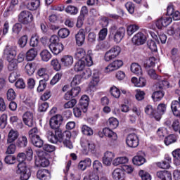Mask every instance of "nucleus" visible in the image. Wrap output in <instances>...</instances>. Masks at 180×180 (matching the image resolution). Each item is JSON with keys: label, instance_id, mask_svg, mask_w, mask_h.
Here are the masks:
<instances>
[{"label": "nucleus", "instance_id": "c85d7f7f", "mask_svg": "<svg viewBox=\"0 0 180 180\" xmlns=\"http://www.w3.org/2000/svg\"><path fill=\"white\" fill-rule=\"evenodd\" d=\"M37 75L43 78L44 81H49L50 76L49 75V72L47 71V68H41L37 71Z\"/></svg>", "mask_w": 180, "mask_h": 180}, {"label": "nucleus", "instance_id": "c9c22d12", "mask_svg": "<svg viewBox=\"0 0 180 180\" xmlns=\"http://www.w3.org/2000/svg\"><path fill=\"white\" fill-rule=\"evenodd\" d=\"M139 29L140 27H139V25L136 24L130 25L127 28V33L128 36H131L134 33H136V32H137V30H139Z\"/></svg>", "mask_w": 180, "mask_h": 180}, {"label": "nucleus", "instance_id": "72a5a7b5", "mask_svg": "<svg viewBox=\"0 0 180 180\" xmlns=\"http://www.w3.org/2000/svg\"><path fill=\"white\" fill-rule=\"evenodd\" d=\"M85 56H86L85 50L82 48H79L76 50L75 58H76V60H82Z\"/></svg>", "mask_w": 180, "mask_h": 180}, {"label": "nucleus", "instance_id": "6e6552de", "mask_svg": "<svg viewBox=\"0 0 180 180\" xmlns=\"http://www.w3.org/2000/svg\"><path fill=\"white\" fill-rule=\"evenodd\" d=\"M61 123H63V116L56 115L51 118L49 124L51 129L57 130L61 125Z\"/></svg>", "mask_w": 180, "mask_h": 180}, {"label": "nucleus", "instance_id": "6ab92c4d", "mask_svg": "<svg viewBox=\"0 0 180 180\" xmlns=\"http://www.w3.org/2000/svg\"><path fill=\"white\" fill-rule=\"evenodd\" d=\"M79 105L82 110V112L86 113L88 106L89 105V97L86 95H83L79 100Z\"/></svg>", "mask_w": 180, "mask_h": 180}, {"label": "nucleus", "instance_id": "4d7b16f0", "mask_svg": "<svg viewBox=\"0 0 180 180\" xmlns=\"http://www.w3.org/2000/svg\"><path fill=\"white\" fill-rule=\"evenodd\" d=\"M19 77H20V74H19L16 71L13 72L10 74V75L8 77V81L11 84H13V82H15V81H16V79H18V78H19Z\"/></svg>", "mask_w": 180, "mask_h": 180}, {"label": "nucleus", "instance_id": "ddd939ff", "mask_svg": "<svg viewBox=\"0 0 180 180\" xmlns=\"http://www.w3.org/2000/svg\"><path fill=\"white\" fill-rule=\"evenodd\" d=\"M115 159V154L112 152L107 151L104 153L103 157V164L109 167L112 165V162H113V160Z\"/></svg>", "mask_w": 180, "mask_h": 180}, {"label": "nucleus", "instance_id": "774afa93", "mask_svg": "<svg viewBox=\"0 0 180 180\" xmlns=\"http://www.w3.org/2000/svg\"><path fill=\"white\" fill-rule=\"evenodd\" d=\"M20 30H22V24L15 23L12 28V32L14 34H19L20 33Z\"/></svg>", "mask_w": 180, "mask_h": 180}, {"label": "nucleus", "instance_id": "49530a36", "mask_svg": "<svg viewBox=\"0 0 180 180\" xmlns=\"http://www.w3.org/2000/svg\"><path fill=\"white\" fill-rule=\"evenodd\" d=\"M58 34L61 39H66V37L70 36V30L67 28H62L59 30Z\"/></svg>", "mask_w": 180, "mask_h": 180}, {"label": "nucleus", "instance_id": "7c9ffc66", "mask_svg": "<svg viewBox=\"0 0 180 180\" xmlns=\"http://www.w3.org/2000/svg\"><path fill=\"white\" fill-rule=\"evenodd\" d=\"M8 62V71H16L18 70V60L15 58L7 59Z\"/></svg>", "mask_w": 180, "mask_h": 180}, {"label": "nucleus", "instance_id": "f8f14e48", "mask_svg": "<svg viewBox=\"0 0 180 180\" xmlns=\"http://www.w3.org/2000/svg\"><path fill=\"white\" fill-rule=\"evenodd\" d=\"M19 139V131L16 129H11L7 136L6 143H15V141Z\"/></svg>", "mask_w": 180, "mask_h": 180}, {"label": "nucleus", "instance_id": "b1692460", "mask_svg": "<svg viewBox=\"0 0 180 180\" xmlns=\"http://www.w3.org/2000/svg\"><path fill=\"white\" fill-rule=\"evenodd\" d=\"M25 5L28 11H37L40 8V0H31V2Z\"/></svg>", "mask_w": 180, "mask_h": 180}, {"label": "nucleus", "instance_id": "393cba45", "mask_svg": "<svg viewBox=\"0 0 180 180\" xmlns=\"http://www.w3.org/2000/svg\"><path fill=\"white\" fill-rule=\"evenodd\" d=\"M51 53L55 56H58L63 50H64V45L62 44H58L56 45H49V46Z\"/></svg>", "mask_w": 180, "mask_h": 180}, {"label": "nucleus", "instance_id": "5fc2aeb1", "mask_svg": "<svg viewBox=\"0 0 180 180\" xmlns=\"http://www.w3.org/2000/svg\"><path fill=\"white\" fill-rule=\"evenodd\" d=\"M75 105H77V100L73 98L65 103L63 105V108L65 109H72Z\"/></svg>", "mask_w": 180, "mask_h": 180}, {"label": "nucleus", "instance_id": "9b49d317", "mask_svg": "<svg viewBox=\"0 0 180 180\" xmlns=\"http://www.w3.org/2000/svg\"><path fill=\"white\" fill-rule=\"evenodd\" d=\"M99 73L96 72L93 74L92 79L89 84V91L95 92V91H96V86H98V84H99Z\"/></svg>", "mask_w": 180, "mask_h": 180}, {"label": "nucleus", "instance_id": "79ce46f5", "mask_svg": "<svg viewBox=\"0 0 180 180\" xmlns=\"http://www.w3.org/2000/svg\"><path fill=\"white\" fill-rule=\"evenodd\" d=\"M81 72L79 75L81 76L82 79H88L92 75V71L89 68L84 69Z\"/></svg>", "mask_w": 180, "mask_h": 180}, {"label": "nucleus", "instance_id": "4468645a", "mask_svg": "<svg viewBox=\"0 0 180 180\" xmlns=\"http://www.w3.org/2000/svg\"><path fill=\"white\" fill-rule=\"evenodd\" d=\"M146 40L147 37L145 36L144 34H143V32H138L132 38V41L137 44V46H141V44H144Z\"/></svg>", "mask_w": 180, "mask_h": 180}, {"label": "nucleus", "instance_id": "bf43d9fd", "mask_svg": "<svg viewBox=\"0 0 180 180\" xmlns=\"http://www.w3.org/2000/svg\"><path fill=\"white\" fill-rule=\"evenodd\" d=\"M125 8L131 15L134 13L135 6L133 2L128 1L125 4Z\"/></svg>", "mask_w": 180, "mask_h": 180}, {"label": "nucleus", "instance_id": "6e6d98bb", "mask_svg": "<svg viewBox=\"0 0 180 180\" xmlns=\"http://www.w3.org/2000/svg\"><path fill=\"white\" fill-rule=\"evenodd\" d=\"M6 95L8 101H14L16 98V93L13 89H9L7 91Z\"/></svg>", "mask_w": 180, "mask_h": 180}, {"label": "nucleus", "instance_id": "a19ab883", "mask_svg": "<svg viewBox=\"0 0 180 180\" xmlns=\"http://www.w3.org/2000/svg\"><path fill=\"white\" fill-rule=\"evenodd\" d=\"M164 91H157L152 94V98L155 102H158V101H161L162 98H164Z\"/></svg>", "mask_w": 180, "mask_h": 180}, {"label": "nucleus", "instance_id": "1a4fd4ad", "mask_svg": "<svg viewBox=\"0 0 180 180\" xmlns=\"http://www.w3.org/2000/svg\"><path fill=\"white\" fill-rule=\"evenodd\" d=\"M172 23V18L171 17H162L156 21L155 25L158 29H162V27H167Z\"/></svg>", "mask_w": 180, "mask_h": 180}, {"label": "nucleus", "instance_id": "603ef678", "mask_svg": "<svg viewBox=\"0 0 180 180\" xmlns=\"http://www.w3.org/2000/svg\"><path fill=\"white\" fill-rule=\"evenodd\" d=\"M27 35H24L22 37H21L19 39H18V46L21 48V49H24V47H26V45L27 44Z\"/></svg>", "mask_w": 180, "mask_h": 180}, {"label": "nucleus", "instance_id": "a878e982", "mask_svg": "<svg viewBox=\"0 0 180 180\" xmlns=\"http://www.w3.org/2000/svg\"><path fill=\"white\" fill-rule=\"evenodd\" d=\"M35 165L36 167H43L44 168L50 165V162L47 160V158H41L40 155H39V158L35 160Z\"/></svg>", "mask_w": 180, "mask_h": 180}, {"label": "nucleus", "instance_id": "39448f33", "mask_svg": "<svg viewBox=\"0 0 180 180\" xmlns=\"http://www.w3.org/2000/svg\"><path fill=\"white\" fill-rule=\"evenodd\" d=\"M139 136L136 134H129L126 139V143L128 147L136 148L139 147Z\"/></svg>", "mask_w": 180, "mask_h": 180}, {"label": "nucleus", "instance_id": "f704fd0d", "mask_svg": "<svg viewBox=\"0 0 180 180\" xmlns=\"http://www.w3.org/2000/svg\"><path fill=\"white\" fill-rule=\"evenodd\" d=\"M127 162H129V159L127 157H120L115 158L113 160L112 164L115 167H117V165H120L122 164H127Z\"/></svg>", "mask_w": 180, "mask_h": 180}, {"label": "nucleus", "instance_id": "a211bd4d", "mask_svg": "<svg viewBox=\"0 0 180 180\" xmlns=\"http://www.w3.org/2000/svg\"><path fill=\"white\" fill-rule=\"evenodd\" d=\"M103 133L104 136H105V137H108L111 143H115V141L117 140V134H116L109 128H104L103 129Z\"/></svg>", "mask_w": 180, "mask_h": 180}, {"label": "nucleus", "instance_id": "a18cd8bd", "mask_svg": "<svg viewBox=\"0 0 180 180\" xmlns=\"http://www.w3.org/2000/svg\"><path fill=\"white\" fill-rule=\"evenodd\" d=\"M8 146H7V149L6 151V154L11 155V154H15L16 151V143H6Z\"/></svg>", "mask_w": 180, "mask_h": 180}, {"label": "nucleus", "instance_id": "cd10ccee", "mask_svg": "<svg viewBox=\"0 0 180 180\" xmlns=\"http://www.w3.org/2000/svg\"><path fill=\"white\" fill-rule=\"evenodd\" d=\"M131 71L133 74H135V75H143V69H141V66L138 63H132L131 65Z\"/></svg>", "mask_w": 180, "mask_h": 180}, {"label": "nucleus", "instance_id": "473e14b6", "mask_svg": "<svg viewBox=\"0 0 180 180\" xmlns=\"http://www.w3.org/2000/svg\"><path fill=\"white\" fill-rule=\"evenodd\" d=\"M132 162L134 165H143L146 162V158L141 155H136L133 158Z\"/></svg>", "mask_w": 180, "mask_h": 180}, {"label": "nucleus", "instance_id": "c756f323", "mask_svg": "<svg viewBox=\"0 0 180 180\" xmlns=\"http://www.w3.org/2000/svg\"><path fill=\"white\" fill-rule=\"evenodd\" d=\"M84 70H85V61L79 60L74 65V71L75 72H81Z\"/></svg>", "mask_w": 180, "mask_h": 180}, {"label": "nucleus", "instance_id": "052dcab7", "mask_svg": "<svg viewBox=\"0 0 180 180\" xmlns=\"http://www.w3.org/2000/svg\"><path fill=\"white\" fill-rule=\"evenodd\" d=\"M107 49H109V44L108 43V41L99 42L96 45V50H98V51L101 50H106Z\"/></svg>", "mask_w": 180, "mask_h": 180}, {"label": "nucleus", "instance_id": "20e7f679", "mask_svg": "<svg viewBox=\"0 0 180 180\" xmlns=\"http://www.w3.org/2000/svg\"><path fill=\"white\" fill-rule=\"evenodd\" d=\"M81 146L83 148V153L86 155H88L89 153H91V154H95L96 152V146L94 142H91L88 140H83L81 142Z\"/></svg>", "mask_w": 180, "mask_h": 180}, {"label": "nucleus", "instance_id": "13d9d810", "mask_svg": "<svg viewBox=\"0 0 180 180\" xmlns=\"http://www.w3.org/2000/svg\"><path fill=\"white\" fill-rule=\"evenodd\" d=\"M63 78V72H58L55 75L53 79L51 80V85H56L58 81Z\"/></svg>", "mask_w": 180, "mask_h": 180}, {"label": "nucleus", "instance_id": "f257e3e1", "mask_svg": "<svg viewBox=\"0 0 180 180\" xmlns=\"http://www.w3.org/2000/svg\"><path fill=\"white\" fill-rule=\"evenodd\" d=\"M26 159V154L24 153H18L17 156V160L19 161L18 165L17 174L20 175V179L21 180H27L30 178V173L27 169V165L25 162Z\"/></svg>", "mask_w": 180, "mask_h": 180}, {"label": "nucleus", "instance_id": "aec40b11", "mask_svg": "<svg viewBox=\"0 0 180 180\" xmlns=\"http://www.w3.org/2000/svg\"><path fill=\"white\" fill-rule=\"evenodd\" d=\"M37 176L38 179L40 180H50L51 178V174H50V172H49L48 169H42L38 170Z\"/></svg>", "mask_w": 180, "mask_h": 180}, {"label": "nucleus", "instance_id": "0eeeda50", "mask_svg": "<svg viewBox=\"0 0 180 180\" xmlns=\"http://www.w3.org/2000/svg\"><path fill=\"white\" fill-rule=\"evenodd\" d=\"M122 65L123 61L122 60H115L105 68L104 72H112V71H116V70H119V68Z\"/></svg>", "mask_w": 180, "mask_h": 180}, {"label": "nucleus", "instance_id": "0e129e2a", "mask_svg": "<svg viewBox=\"0 0 180 180\" xmlns=\"http://www.w3.org/2000/svg\"><path fill=\"white\" fill-rule=\"evenodd\" d=\"M110 94L114 98H120V90H119L116 86L110 88Z\"/></svg>", "mask_w": 180, "mask_h": 180}, {"label": "nucleus", "instance_id": "2f4dec72", "mask_svg": "<svg viewBox=\"0 0 180 180\" xmlns=\"http://www.w3.org/2000/svg\"><path fill=\"white\" fill-rule=\"evenodd\" d=\"M37 56V50L36 49L32 48L27 51L26 53V58L27 61H33L34 58H36Z\"/></svg>", "mask_w": 180, "mask_h": 180}, {"label": "nucleus", "instance_id": "e433bc0d", "mask_svg": "<svg viewBox=\"0 0 180 180\" xmlns=\"http://www.w3.org/2000/svg\"><path fill=\"white\" fill-rule=\"evenodd\" d=\"M40 56L42 61H45V63H47L51 58V53L46 49L40 53Z\"/></svg>", "mask_w": 180, "mask_h": 180}, {"label": "nucleus", "instance_id": "5701e85b", "mask_svg": "<svg viewBox=\"0 0 180 180\" xmlns=\"http://www.w3.org/2000/svg\"><path fill=\"white\" fill-rule=\"evenodd\" d=\"M91 165H92V160L90 158H86L79 162L78 169L81 171H85V169L89 168Z\"/></svg>", "mask_w": 180, "mask_h": 180}, {"label": "nucleus", "instance_id": "864d4df0", "mask_svg": "<svg viewBox=\"0 0 180 180\" xmlns=\"http://www.w3.org/2000/svg\"><path fill=\"white\" fill-rule=\"evenodd\" d=\"M25 72L27 75H33L34 74V67H33V63H27L25 65Z\"/></svg>", "mask_w": 180, "mask_h": 180}, {"label": "nucleus", "instance_id": "423d86ee", "mask_svg": "<svg viewBox=\"0 0 180 180\" xmlns=\"http://www.w3.org/2000/svg\"><path fill=\"white\" fill-rule=\"evenodd\" d=\"M22 120L28 127H33L34 126V115L32 112H25L22 115Z\"/></svg>", "mask_w": 180, "mask_h": 180}, {"label": "nucleus", "instance_id": "dca6fc26", "mask_svg": "<svg viewBox=\"0 0 180 180\" xmlns=\"http://www.w3.org/2000/svg\"><path fill=\"white\" fill-rule=\"evenodd\" d=\"M60 63L63 67L70 68L74 64V57L71 55H65L61 57Z\"/></svg>", "mask_w": 180, "mask_h": 180}, {"label": "nucleus", "instance_id": "f3484780", "mask_svg": "<svg viewBox=\"0 0 180 180\" xmlns=\"http://www.w3.org/2000/svg\"><path fill=\"white\" fill-rule=\"evenodd\" d=\"M166 111H167V105H165V104L164 103L159 104L158 106L157 112H155L154 114V118L155 119V120H157L158 122H160V120H161V117H162V115H164V113H165Z\"/></svg>", "mask_w": 180, "mask_h": 180}, {"label": "nucleus", "instance_id": "9d476101", "mask_svg": "<svg viewBox=\"0 0 180 180\" xmlns=\"http://www.w3.org/2000/svg\"><path fill=\"white\" fill-rule=\"evenodd\" d=\"M18 47L15 46L7 45L4 49V54L7 57V60H11L16 57V50Z\"/></svg>", "mask_w": 180, "mask_h": 180}, {"label": "nucleus", "instance_id": "bb28decb", "mask_svg": "<svg viewBox=\"0 0 180 180\" xmlns=\"http://www.w3.org/2000/svg\"><path fill=\"white\" fill-rule=\"evenodd\" d=\"M16 146L19 148H25L27 147V137L26 136H20L16 141Z\"/></svg>", "mask_w": 180, "mask_h": 180}, {"label": "nucleus", "instance_id": "69168bd1", "mask_svg": "<svg viewBox=\"0 0 180 180\" xmlns=\"http://www.w3.org/2000/svg\"><path fill=\"white\" fill-rule=\"evenodd\" d=\"M16 161V157L13 155H7L4 158V162L6 164H8L9 165H12V164H15Z\"/></svg>", "mask_w": 180, "mask_h": 180}, {"label": "nucleus", "instance_id": "7ed1b4c3", "mask_svg": "<svg viewBox=\"0 0 180 180\" xmlns=\"http://www.w3.org/2000/svg\"><path fill=\"white\" fill-rule=\"evenodd\" d=\"M33 14L29 11H23L18 15V22L22 25H29L33 22Z\"/></svg>", "mask_w": 180, "mask_h": 180}, {"label": "nucleus", "instance_id": "37998d69", "mask_svg": "<svg viewBox=\"0 0 180 180\" xmlns=\"http://www.w3.org/2000/svg\"><path fill=\"white\" fill-rule=\"evenodd\" d=\"M65 11L69 15H77L78 13V8L75 7V6H68Z\"/></svg>", "mask_w": 180, "mask_h": 180}, {"label": "nucleus", "instance_id": "4c0bfd02", "mask_svg": "<svg viewBox=\"0 0 180 180\" xmlns=\"http://www.w3.org/2000/svg\"><path fill=\"white\" fill-rule=\"evenodd\" d=\"M31 141L33 146H34V147H37L38 148H41V147H43V145L44 144V142L42 141L40 136L33 138L32 139H31Z\"/></svg>", "mask_w": 180, "mask_h": 180}, {"label": "nucleus", "instance_id": "412c9836", "mask_svg": "<svg viewBox=\"0 0 180 180\" xmlns=\"http://www.w3.org/2000/svg\"><path fill=\"white\" fill-rule=\"evenodd\" d=\"M76 44L77 46H82L85 43V32L84 29H80L75 35Z\"/></svg>", "mask_w": 180, "mask_h": 180}, {"label": "nucleus", "instance_id": "680f3d73", "mask_svg": "<svg viewBox=\"0 0 180 180\" xmlns=\"http://www.w3.org/2000/svg\"><path fill=\"white\" fill-rule=\"evenodd\" d=\"M108 36V28H103L98 32V39L103 41Z\"/></svg>", "mask_w": 180, "mask_h": 180}, {"label": "nucleus", "instance_id": "58836bf2", "mask_svg": "<svg viewBox=\"0 0 180 180\" xmlns=\"http://www.w3.org/2000/svg\"><path fill=\"white\" fill-rule=\"evenodd\" d=\"M112 178L115 180H120L123 178V171L122 169H115L112 172Z\"/></svg>", "mask_w": 180, "mask_h": 180}, {"label": "nucleus", "instance_id": "de8ad7c7", "mask_svg": "<svg viewBox=\"0 0 180 180\" xmlns=\"http://www.w3.org/2000/svg\"><path fill=\"white\" fill-rule=\"evenodd\" d=\"M108 51H109V53H111L116 58V57H117V56L120 54V52L122 51V49H120L119 46H114Z\"/></svg>", "mask_w": 180, "mask_h": 180}, {"label": "nucleus", "instance_id": "f03ea898", "mask_svg": "<svg viewBox=\"0 0 180 180\" xmlns=\"http://www.w3.org/2000/svg\"><path fill=\"white\" fill-rule=\"evenodd\" d=\"M46 136L50 143H53V144L63 143V132L58 129H56L55 131H48Z\"/></svg>", "mask_w": 180, "mask_h": 180}, {"label": "nucleus", "instance_id": "ea45409f", "mask_svg": "<svg viewBox=\"0 0 180 180\" xmlns=\"http://www.w3.org/2000/svg\"><path fill=\"white\" fill-rule=\"evenodd\" d=\"M29 137L30 140L32 139H36L37 137H40L39 134H40V131L37 127L32 128L28 132Z\"/></svg>", "mask_w": 180, "mask_h": 180}, {"label": "nucleus", "instance_id": "3c124183", "mask_svg": "<svg viewBox=\"0 0 180 180\" xmlns=\"http://www.w3.org/2000/svg\"><path fill=\"white\" fill-rule=\"evenodd\" d=\"M82 132L85 136H92L94 134V130H92V128L86 125H83L82 127Z\"/></svg>", "mask_w": 180, "mask_h": 180}, {"label": "nucleus", "instance_id": "2eb2a0df", "mask_svg": "<svg viewBox=\"0 0 180 180\" xmlns=\"http://www.w3.org/2000/svg\"><path fill=\"white\" fill-rule=\"evenodd\" d=\"M126 34V29L120 27L114 34L113 40L115 43H120Z\"/></svg>", "mask_w": 180, "mask_h": 180}, {"label": "nucleus", "instance_id": "338daca9", "mask_svg": "<svg viewBox=\"0 0 180 180\" xmlns=\"http://www.w3.org/2000/svg\"><path fill=\"white\" fill-rule=\"evenodd\" d=\"M139 176H141L142 180H151V176L147 172L144 170H141L139 173Z\"/></svg>", "mask_w": 180, "mask_h": 180}, {"label": "nucleus", "instance_id": "09e8293b", "mask_svg": "<svg viewBox=\"0 0 180 180\" xmlns=\"http://www.w3.org/2000/svg\"><path fill=\"white\" fill-rule=\"evenodd\" d=\"M6 124H8V115L2 114L0 117V127L5 129Z\"/></svg>", "mask_w": 180, "mask_h": 180}, {"label": "nucleus", "instance_id": "4be33fe9", "mask_svg": "<svg viewBox=\"0 0 180 180\" xmlns=\"http://www.w3.org/2000/svg\"><path fill=\"white\" fill-rule=\"evenodd\" d=\"M156 175L161 180H172V174L167 170L159 171Z\"/></svg>", "mask_w": 180, "mask_h": 180}, {"label": "nucleus", "instance_id": "8fccbe9b", "mask_svg": "<svg viewBox=\"0 0 180 180\" xmlns=\"http://www.w3.org/2000/svg\"><path fill=\"white\" fill-rule=\"evenodd\" d=\"M108 124L111 129H116L119 126V121L115 117H111L108 120Z\"/></svg>", "mask_w": 180, "mask_h": 180}, {"label": "nucleus", "instance_id": "e2e57ef3", "mask_svg": "<svg viewBox=\"0 0 180 180\" xmlns=\"http://www.w3.org/2000/svg\"><path fill=\"white\" fill-rule=\"evenodd\" d=\"M51 65L53 68L56 71H60L61 70V64L58 62V60L53 59L51 61Z\"/></svg>", "mask_w": 180, "mask_h": 180}, {"label": "nucleus", "instance_id": "c03bdc74", "mask_svg": "<svg viewBox=\"0 0 180 180\" xmlns=\"http://www.w3.org/2000/svg\"><path fill=\"white\" fill-rule=\"evenodd\" d=\"M164 141L166 146H169V144H172L176 141V136L170 134L165 139Z\"/></svg>", "mask_w": 180, "mask_h": 180}]
</instances>
